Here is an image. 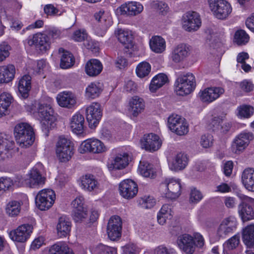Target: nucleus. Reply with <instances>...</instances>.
I'll use <instances>...</instances> for the list:
<instances>
[{
	"instance_id": "ea45409f",
	"label": "nucleus",
	"mask_w": 254,
	"mask_h": 254,
	"mask_svg": "<svg viewBox=\"0 0 254 254\" xmlns=\"http://www.w3.org/2000/svg\"><path fill=\"white\" fill-rule=\"evenodd\" d=\"M168 81V78L167 75L163 73H158L152 79L149 85V91L152 93H156L157 90Z\"/></svg>"
},
{
	"instance_id": "774afa93",
	"label": "nucleus",
	"mask_w": 254,
	"mask_h": 254,
	"mask_svg": "<svg viewBox=\"0 0 254 254\" xmlns=\"http://www.w3.org/2000/svg\"><path fill=\"white\" fill-rule=\"evenodd\" d=\"M11 46L6 42L0 44V63L4 61L10 55Z\"/></svg>"
},
{
	"instance_id": "423d86ee",
	"label": "nucleus",
	"mask_w": 254,
	"mask_h": 254,
	"mask_svg": "<svg viewBox=\"0 0 254 254\" xmlns=\"http://www.w3.org/2000/svg\"><path fill=\"white\" fill-rule=\"evenodd\" d=\"M182 184L181 179L175 177L165 178L159 186L161 193L165 197L175 199L182 192Z\"/></svg>"
},
{
	"instance_id": "b1692460",
	"label": "nucleus",
	"mask_w": 254,
	"mask_h": 254,
	"mask_svg": "<svg viewBox=\"0 0 254 254\" xmlns=\"http://www.w3.org/2000/svg\"><path fill=\"white\" fill-rule=\"evenodd\" d=\"M137 192V185L132 180H124L119 184L120 194L125 198H132L136 195Z\"/></svg>"
},
{
	"instance_id": "338daca9",
	"label": "nucleus",
	"mask_w": 254,
	"mask_h": 254,
	"mask_svg": "<svg viewBox=\"0 0 254 254\" xmlns=\"http://www.w3.org/2000/svg\"><path fill=\"white\" fill-rule=\"evenodd\" d=\"M250 40L247 33H235L233 42L238 46L246 45Z\"/></svg>"
},
{
	"instance_id": "e433bc0d",
	"label": "nucleus",
	"mask_w": 254,
	"mask_h": 254,
	"mask_svg": "<svg viewBox=\"0 0 254 254\" xmlns=\"http://www.w3.org/2000/svg\"><path fill=\"white\" fill-rule=\"evenodd\" d=\"M103 65L100 61L93 59L89 60L85 67L86 74L90 76H95L102 70Z\"/></svg>"
},
{
	"instance_id": "4d7b16f0",
	"label": "nucleus",
	"mask_w": 254,
	"mask_h": 254,
	"mask_svg": "<svg viewBox=\"0 0 254 254\" xmlns=\"http://www.w3.org/2000/svg\"><path fill=\"white\" fill-rule=\"evenodd\" d=\"M254 112L253 107L249 105H242L237 108L236 115L240 119H248L253 115Z\"/></svg>"
},
{
	"instance_id": "c03bdc74",
	"label": "nucleus",
	"mask_w": 254,
	"mask_h": 254,
	"mask_svg": "<svg viewBox=\"0 0 254 254\" xmlns=\"http://www.w3.org/2000/svg\"><path fill=\"white\" fill-rule=\"evenodd\" d=\"M71 223L65 216H62L59 219L57 226V230L58 236L61 237H65L70 232Z\"/></svg>"
},
{
	"instance_id": "9d476101",
	"label": "nucleus",
	"mask_w": 254,
	"mask_h": 254,
	"mask_svg": "<svg viewBox=\"0 0 254 254\" xmlns=\"http://www.w3.org/2000/svg\"><path fill=\"white\" fill-rule=\"evenodd\" d=\"M55 191L49 188L38 191L35 198L36 207L41 211H47L52 207L55 203Z\"/></svg>"
},
{
	"instance_id": "a878e982",
	"label": "nucleus",
	"mask_w": 254,
	"mask_h": 254,
	"mask_svg": "<svg viewBox=\"0 0 254 254\" xmlns=\"http://www.w3.org/2000/svg\"><path fill=\"white\" fill-rule=\"evenodd\" d=\"M69 127L71 131L77 135H83L85 132V120L83 115L76 112L70 118Z\"/></svg>"
},
{
	"instance_id": "2eb2a0df",
	"label": "nucleus",
	"mask_w": 254,
	"mask_h": 254,
	"mask_svg": "<svg viewBox=\"0 0 254 254\" xmlns=\"http://www.w3.org/2000/svg\"><path fill=\"white\" fill-rule=\"evenodd\" d=\"M102 115L103 109L98 102H93L86 107L85 115L90 128H94L99 125Z\"/></svg>"
},
{
	"instance_id": "c9c22d12",
	"label": "nucleus",
	"mask_w": 254,
	"mask_h": 254,
	"mask_svg": "<svg viewBox=\"0 0 254 254\" xmlns=\"http://www.w3.org/2000/svg\"><path fill=\"white\" fill-rule=\"evenodd\" d=\"M242 183L245 188L249 191L254 192V169H245L242 174Z\"/></svg>"
},
{
	"instance_id": "c756f323",
	"label": "nucleus",
	"mask_w": 254,
	"mask_h": 254,
	"mask_svg": "<svg viewBox=\"0 0 254 254\" xmlns=\"http://www.w3.org/2000/svg\"><path fill=\"white\" fill-rule=\"evenodd\" d=\"M77 182L81 189L85 190L97 191L98 189V182L92 175L87 174L79 178Z\"/></svg>"
},
{
	"instance_id": "bb28decb",
	"label": "nucleus",
	"mask_w": 254,
	"mask_h": 254,
	"mask_svg": "<svg viewBox=\"0 0 254 254\" xmlns=\"http://www.w3.org/2000/svg\"><path fill=\"white\" fill-rule=\"evenodd\" d=\"M122 228V222L118 216H113L109 220L107 233L111 240L115 241L120 237Z\"/></svg>"
},
{
	"instance_id": "6ab92c4d",
	"label": "nucleus",
	"mask_w": 254,
	"mask_h": 254,
	"mask_svg": "<svg viewBox=\"0 0 254 254\" xmlns=\"http://www.w3.org/2000/svg\"><path fill=\"white\" fill-rule=\"evenodd\" d=\"M224 91V89L221 87H206L200 90L197 97L203 103L209 104L218 99Z\"/></svg>"
},
{
	"instance_id": "37998d69",
	"label": "nucleus",
	"mask_w": 254,
	"mask_h": 254,
	"mask_svg": "<svg viewBox=\"0 0 254 254\" xmlns=\"http://www.w3.org/2000/svg\"><path fill=\"white\" fill-rule=\"evenodd\" d=\"M13 101L11 94L7 91H3L0 94V118L8 112V109Z\"/></svg>"
},
{
	"instance_id": "2f4dec72",
	"label": "nucleus",
	"mask_w": 254,
	"mask_h": 254,
	"mask_svg": "<svg viewBox=\"0 0 254 254\" xmlns=\"http://www.w3.org/2000/svg\"><path fill=\"white\" fill-rule=\"evenodd\" d=\"M224 118V116L214 117L209 125L210 128L214 131H219V133L221 134L226 133L229 131L231 125L229 123L223 124Z\"/></svg>"
},
{
	"instance_id": "79ce46f5",
	"label": "nucleus",
	"mask_w": 254,
	"mask_h": 254,
	"mask_svg": "<svg viewBox=\"0 0 254 254\" xmlns=\"http://www.w3.org/2000/svg\"><path fill=\"white\" fill-rule=\"evenodd\" d=\"M94 17L105 30H107L112 25L113 21L111 13L107 11L100 10L95 13Z\"/></svg>"
},
{
	"instance_id": "f03ea898",
	"label": "nucleus",
	"mask_w": 254,
	"mask_h": 254,
	"mask_svg": "<svg viewBox=\"0 0 254 254\" xmlns=\"http://www.w3.org/2000/svg\"><path fill=\"white\" fill-rule=\"evenodd\" d=\"M204 239L201 234L194 232L192 235L184 234L178 237L177 244L179 248L187 254H192L196 248H202Z\"/></svg>"
},
{
	"instance_id": "8fccbe9b",
	"label": "nucleus",
	"mask_w": 254,
	"mask_h": 254,
	"mask_svg": "<svg viewBox=\"0 0 254 254\" xmlns=\"http://www.w3.org/2000/svg\"><path fill=\"white\" fill-rule=\"evenodd\" d=\"M146 5L150 8L157 10L162 15H167L169 10L167 4L162 1L150 0Z\"/></svg>"
},
{
	"instance_id": "f8f14e48",
	"label": "nucleus",
	"mask_w": 254,
	"mask_h": 254,
	"mask_svg": "<svg viewBox=\"0 0 254 254\" xmlns=\"http://www.w3.org/2000/svg\"><path fill=\"white\" fill-rule=\"evenodd\" d=\"M33 231L31 224L25 223L21 224L16 228L7 231L9 238L14 242L24 243L30 237Z\"/></svg>"
},
{
	"instance_id": "69168bd1",
	"label": "nucleus",
	"mask_w": 254,
	"mask_h": 254,
	"mask_svg": "<svg viewBox=\"0 0 254 254\" xmlns=\"http://www.w3.org/2000/svg\"><path fill=\"white\" fill-rule=\"evenodd\" d=\"M189 130V124L184 118L172 132L178 135H184L188 133Z\"/></svg>"
},
{
	"instance_id": "5fc2aeb1",
	"label": "nucleus",
	"mask_w": 254,
	"mask_h": 254,
	"mask_svg": "<svg viewBox=\"0 0 254 254\" xmlns=\"http://www.w3.org/2000/svg\"><path fill=\"white\" fill-rule=\"evenodd\" d=\"M21 210V203L16 200L9 201L6 205L5 212L10 217L17 216Z\"/></svg>"
},
{
	"instance_id": "f3484780",
	"label": "nucleus",
	"mask_w": 254,
	"mask_h": 254,
	"mask_svg": "<svg viewBox=\"0 0 254 254\" xmlns=\"http://www.w3.org/2000/svg\"><path fill=\"white\" fill-rule=\"evenodd\" d=\"M183 28L188 32L197 31L201 25L199 14L194 11L185 13L181 19Z\"/></svg>"
},
{
	"instance_id": "5701e85b",
	"label": "nucleus",
	"mask_w": 254,
	"mask_h": 254,
	"mask_svg": "<svg viewBox=\"0 0 254 254\" xmlns=\"http://www.w3.org/2000/svg\"><path fill=\"white\" fill-rule=\"evenodd\" d=\"M56 99L59 106L66 109L72 108L77 103L76 96L71 91L60 92L57 94Z\"/></svg>"
},
{
	"instance_id": "c85d7f7f",
	"label": "nucleus",
	"mask_w": 254,
	"mask_h": 254,
	"mask_svg": "<svg viewBox=\"0 0 254 254\" xmlns=\"http://www.w3.org/2000/svg\"><path fill=\"white\" fill-rule=\"evenodd\" d=\"M19 96L22 99H26L29 96L31 89V77L25 74L18 78L17 81Z\"/></svg>"
},
{
	"instance_id": "f704fd0d",
	"label": "nucleus",
	"mask_w": 254,
	"mask_h": 254,
	"mask_svg": "<svg viewBox=\"0 0 254 254\" xmlns=\"http://www.w3.org/2000/svg\"><path fill=\"white\" fill-rule=\"evenodd\" d=\"M190 47L185 44H180L175 47L171 54V59L176 63L183 61L189 55Z\"/></svg>"
},
{
	"instance_id": "aec40b11",
	"label": "nucleus",
	"mask_w": 254,
	"mask_h": 254,
	"mask_svg": "<svg viewBox=\"0 0 254 254\" xmlns=\"http://www.w3.org/2000/svg\"><path fill=\"white\" fill-rule=\"evenodd\" d=\"M72 211V216L76 222L81 223L87 219V208L84 204V198L82 196H78L71 203Z\"/></svg>"
},
{
	"instance_id": "09e8293b",
	"label": "nucleus",
	"mask_w": 254,
	"mask_h": 254,
	"mask_svg": "<svg viewBox=\"0 0 254 254\" xmlns=\"http://www.w3.org/2000/svg\"><path fill=\"white\" fill-rule=\"evenodd\" d=\"M116 36L121 43L125 46V47L128 49L134 48L135 45L133 44V36L132 33H116Z\"/></svg>"
},
{
	"instance_id": "680f3d73",
	"label": "nucleus",
	"mask_w": 254,
	"mask_h": 254,
	"mask_svg": "<svg viewBox=\"0 0 254 254\" xmlns=\"http://www.w3.org/2000/svg\"><path fill=\"white\" fill-rule=\"evenodd\" d=\"M13 188L12 179L7 177L0 178V193L10 190Z\"/></svg>"
},
{
	"instance_id": "e2e57ef3",
	"label": "nucleus",
	"mask_w": 254,
	"mask_h": 254,
	"mask_svg": "<svg viewBox=\"0 0 254 254\" xmlns=\"http://www.w3.org/2000/svg\"><path fill=\"white\" fill-rule=\"evenodd\" d=\"M184 118L177 114H172L168 118V127L172 132Z\"/></svg>"
},
{
	"instance_id": "ddd939ff",
	"label": "nucleus",
	"mask_w": 254,
	"mask_h": 254,
	"mask_svg": "<svg viewBox=\"0 0 254 254\" xmlns=\"http://www.w3.org/2000/svg\"><path fill=\"white\" fill-rule=\"evenodd\" d=\"M242 202L238 207V212L243 221L254 219V198L243 194L238 195Z\"/></svg>"
},
{
	"instance_id": "1a4fd4ad",
	"label": "nucleus",
	"mask_w": 254,
	"mask_h": 254,
	"mask_svg": "<svg viewBox=\"0 0 254 254\" xmlns=\"http://www.w3.org/2000/svg\"><path fill=\"white\" fill-rule=\"evenodd\" d=\"M45 170L43 165L38 162L26 174L28 188H37L43 186L46 182Z\"/></svg>"
},
{
	"instance_id": "de8ad7c7",
	"label": "nucleus",
	"mask_w": 254,
	"mask_h": 254,
	"mask_svg": "<svg viewBox=\"0 0 254 254\" xmlns=\"http://www.w3.org/2000/svg\"><path fill=\"white\" fill-rule=\"evenodd\" d=\"M138 173L145 178H152L155 175V172L151 164L144 160H141L138 165Z\"/></svg>"
},
{
	"instance_id": "a211bd4d",
	"label": "nucleus",
	"mask_w": 254,
	"mask_h": 254,
	"mask_svg": "<svg viewBox=\"0 0 254 254\" xmlns=\"http://www.w3.org/2000/svg\"><path fill=\"white\" fill-rule=\"evenodd\" d=\"M15 143L12 137L7 134L0 133V158L4 160L11 158L15 152Z\"/></svg>"
},
{
	"instance_id": "a18cd8bd",
	"label": "nucleus",
	"mask_w": 254,
	"mask_h": 254,
	"mask_svg": "<svg viewBox=\"0 0 254 254\" xmlns=\"http://www.w3.org/2000/svg\"><path fill=\"white\" fill-rule=\"evenodd\" d=\"M173 217L172 207L169 204L163 205L157 213V221L160 225L165 224L167 220L171 219Z\"/></svg>"
},
{
	"instance_id": "4468645a",
	"label": "nucleus",
	"mask_w": 254,
	"mask_h": 254,
	"mask_svg": "<svg viewBox=\"0 0 254 254\" xmlns=\"http://www.w3.org/2000/svg\"><path fill=\"white\" fill-rule=\"evenodd\" d=\"M129 162L128 153L121 150L108 159L107 167L108 170L112 173L116 170L125 169L128 165Z\"/></svg>"
},
{
	"instance_id": "39448f33",
	"label": "nucleus",
	"mask_w": 254,
	"mask_h": 254,
	"mask_svg": "<svg viewBox=\"0 0 254 254\" xmlns=\"http://www.w3.org/2000/svg\"><path fill=\"white\" fill-rule=\"evenodd\" d=\"M238 222L236 218L229 216L224 218L220 222L216 232L210 234L211 243H214L221 239L225 238L228 234L232 233L236 230Z\"/></svg>"
},
{
	"instance_id": "393cba45",
	"label": "nucleus",
	"mask_w": 254,
	"mask_h": 254,
	"mask_svg": "<svg viewBox=\"0 0 254 254\" xmlns=\"http://www.w3.org/2000/svg\"><path fill=\"white\" fill-rule=\"evenodd\" d=\"M142 3L137 1H127L123 3L118 8L122 14L134 16L140 14L143 10Z\"/></svg>"
},
{
	"instance_id": "473e14b6",
	"label": "nucleus",
	"mask_w": 254,
	"mask_h": 254,
	"mask_svg": "<svg viewBox=\"0 0 254 254\" xmlns=\"http://www.w3.org/2000/svg\"><path fill=\"white\" fill-rule=\"evenodd\" d=\"M128 106L132 116L136 117L144 111L145 102L142 98L138 96H133L129 99Z\"/></svg>"
},
{
	"instance_id": "9b49d317",
	"label": "nucleus",
	"mask_w": 254,
	"mask_h": 254,
	"mask_svg": "<svg viewBox=\"0 0 254 254\" xmlns=\"http://www.w3.org/2000/svg\"><path fill=\"white\" fill-rule=\"evenodd\" d=\"M108 150V147L98 138L92 137L82 142L78 148L80 153H89L93 154H101Z\"/></svg>"
},
{
	"instance_id": "4c0bfd02",
	"label": "nucleus",
	"mask_w": 254,
	"mask_h": 254,
	"mask_svg": "<svg viewBox=\"0 0 254 254\" xmlns=\"http://www.w3.org/2000/svg\"><path fill=\"white\" fill-rule=\"evenodd\" d=\"M149 47L153 52L157 54H161L166 50L165 40L160 36H153L150 39Z\"/></svg>"
},
{
	"instance_id": "0eeeda50",
	"label": "nucleus",
	"mask_w": 254,
	"mask_h": 254,
	"mask_svg": "<svg viewBox=\"0 0 254 254\" xmlns=\"http://www.w3.org/2000/svg\"><path fill=\"white\" fill-rule=\"evenodd\" d=\"M175 91L180 96H186L192 92L196 87L194 75L188 72L179 76L175 82Z\"/></svg>"
},
{
	"instance_id": "cd10ccee",
	"label": "nucleus",
	"mask_w": 254,
	"mask_h": 254,
	"mask_svg": "<svg viewBox=\"0 0 254 254\" xmlns=\"http://www.w3.org/2000/svg\"><path fill=\"white\" fill-rule=\"evenodd\" d=\"M189 159L185 153L180 152L176 154L168 162L169 169L175 172L184 169L188 165Z\"/></svg>"
},
{
	"instance_id": "052dcab7",
	"label": "nucleus",
	"mask_w": 254,
	"mask_h": 254,
	"mask_svg": "<svg viewBox=\"0 0 254 254\" xmlns=\"http://www.w3.org/2000/svg\"><path fill=\"white\" fill-rule=\"evenodd\" d=\"M139 204L143 208L150 209L155 205L156 200L152 196L145 195L139 199Z\"/></svg>"
},
{
	"instance_id": "13d9d810",
	"label": "nucleus",
	"mask_w": 254,
	"mask_h": 254,
	"mask_svg": "<svg viewBox=\"0 0 254 254\" xmlns=\"http://www.w3.org/2000/svg\"><path fill=\"white\" fill-rule=\"evenodd\" d=\"M92 254H117V250L103 245H99L90 250Z\"/></svg>"
},
{
	"instance_id": "49530a36",
	"label": "nucleus",
	"mask_w": 254,
	"mask_h": 254,
	"mask_svg": "<svg viewBox=\"0 0 254 254\" xmlns=\"http://www.w3.org/2000/svg\"><path fill=\"white\" fill-rule=\"evenodd\" d=\"M242 239L248 247L254 245V224L248 225L242 230Z\"/></svg>"
},
{
	"instance_id": "603ef678",
	"label": "nucleus",
	"mask_w": 254,
	"mask_h": 254,
	"mask_svg": "<svg viewBox=\"0 0 254 254\" xmlns=\"http://www.w3.org/2000/svg\"><path fill=\"white\" fill-rule=\"evenodd\" d=\"M49 254H74L67 245L62 242L53 245L49 250Z\"/></svg>"
},
{
	"instance_id": "6e6d98bb",
	"label": "nucleus",
	"mask_w": 254,
	"mask_h": 254,
	"mask_svg": "<svg viewBox=\"0 0 254 254\" xmlns=\"http://www.w3.org/2000/svg\"><path fill=\"white\" fill-rule=\"evenodd\" d=\"M49 65L46 60L42 59L37 62L30 61L28 68H32L35 72L40 73L49 69Z\"/></svg>"
},
{
	"instance_id": "0e129e2a",
	"label": "nucleus",
	"mask_w": 254,
	"mask_h": 254,
	"mask_svg": "<svg viewBox=\"0 0 254 254\" xmlns=\"http://www.w3.org/2000/svg\"><path fill=\"white\" fill-rule=\"evenodd\" d=\"M122 254H139L141 248L136 244L129 243L122 247Z\"/></svg>"
},
{
	"instance_id": "f257e3e1",
	"label": "nucleus",
	"mask_w": 254,
	"mask_h": 254,
	"mask_svg": "<svg viewBox=\"0 0 254 254\" xmlns=\"http://www.w3.org/2000/svg\"><path fill=\"white\" fill-rule=\"evenodd\" d=\"M53 102V99L47 97L26 106L27 111L40 121L42 131L46 136L56 125V119L51 106Z\"/></svg>"
},
{
	"instance_id": "bf43d9fd",
	"label": "nucleus",
	"mask_w": 254,
	"mask_h": 254,
	"mask_svg": "<svg viewBox=\"0 0 254 254\" xmlns=\"http://www.w3.org/2000/svg\"><path fill=\"white\" fill-rule=\"evenodd\" d=\"M115 66L120 70H124L127 68L131 63L127 56L123 55H118V56L114 60Z\"/></svg>"
},
{
	"instance_id": "58836bf2",
	"label": "nucleus",
	"mask_w": 254,
	"mask_h": 254,
	"mask_svg": "<svg viewBox=\"0 0 254 254\" xmlns=\"http://www.w3.org/2000/svg\"><path fill=\"white\" fill-rule=\"evenodd\" d=\"M59 53L61 55L60 67L62 69H68L72 67L75 63L73 55L68 51H65L63 48L59 49Z\"/></svg>"
},
{
	"instance_id": "a19ab883",
	"label": "nucleus",
	"mask_w": 254,
	"mask_h": 254,
	"mask_svg": "<svg viewBox=\"0 0 254 254\" xmlns=\"http://www.w3.org/2000/svg\"><path fill=\"white\" fill-rule=\"evenodd\" d=\"M71 38L75 42H83V45L88 49L92 50L96 46V42L88 36L87 33H73Z\"/></svg>"
},
{
	"instance_id": "20e7f679",
	"label": "nucleus",
	"mask_w": 254,
	"mask_h": 254,
	"mask_svg": "<svg viewBox=\"0 0 254 254\" xmlns=\"http://www.w3.org/2000/svg\"><path fill=\"white\" fill-rule=\"evenodd\" d=\"M16 141L21 148L31 146L35 140V134L32 127L27 123L17 124L14 129Z\"/></svg>"
},
{
	"instance_id": "3c124183",
	"label": "nucleus",
	"mask_w": 254,
	"mask_h": 254,
	"mask_svg": "<svg viewBox=\"0 0 254 254\" xmlns=\"http://www.w3.org/2000/svg\"><path fill=\"white\" fill-rule=\"evenodd\" d=\"M151 70L150 64L146 61H143L137 65L135 68V73L139 78H144L148 76Z\"/></svg>"
},
{
	"instance_id": "72a5a7b5",
	"label": "nucleus",
	"mask_w": 254,
	"mask_h": 254,
	"mask_svg": "<svg viewBox=\"0 0 254 254\" xmlns=\"http://www.w3.org/2000/svg\"><path fill=\"white\" fill-rule=\"evenodd\" d=\"M15 73V67L13 64L0 66V84L7 83L13 80Z\"/></svg>"
},
{
	"instance_id": "4be33fe9",
	"label": "nucleus",
	"mask_w": 254,
	"mask_h": 254,
	"mask_svg": "<svg viewBox=\"0 0 254 254\" xmlns=\"http://www.w3.org/2000/svg\"><path fill=\"white\" fill-rule=\"evenodd\" d=\"M162 143V140L160 137L152 133L144 134L140 139L141 148L150 152L158 150L161 147Z\"/></svg>"
},
{
	"instance_id": "6e6552de",
	"label": "nucleus",
	"mask_w": 254,
	"mask_h": 254,
	"mask_svg": "<svg viewBox=\"0 0 254 254\" xmlns=\"http://www.w3.org/2000/svg\"><path fill=\"white\" fill-rule=\"evenodd\" d=\"M55 153L60 162H67L74 154V146L71 140L64 136H60L56 144Z\"/></svg>"
},
{
	"instance_id": "412c9836",
	"label": "nucleus",
	"mask_w": 254,
	"mask_h": 254,
	"mask_svg": "<svg viewBox=\"0 0 254 254\" xmlns=\"http://www.w3.org/2000/svg\"><path fill=\"white\" fill-rule=\"evenodd\" d=\"M254 138L253 134L248 130H244L235 136L231 144V150L235 153L243 151Z\"/></svg>"
},
{
	"instance_id": "7ed1b4c3",
	"label": "nucleus",
	"mask_w": 254,
	"mask_h": 254,
	"mask_svg": "<svg viewBox=\"0 0 254 254\" xmlns=\"http://www.w3.org/2000/svg\"><path fill=\"white\" fill-rule=\"evenodd\" d=\"M60 33H36L27 40L28 45L42 53L51 48V44L60 37Z\"/></svg>"
},
{
	"instance_id": "7c9ffc66",
	"label": "nucleus",
	"mask_w": 254,
	"mask_h": 254,
	"mask_svg": "<svg viewBox=\"0 0 254 254\" xmlns=\"http://www.w3.org/2000/svg\"><path fill=\"white\" fill-rule=\"evenodd\" d=\"M102 83L95 81L89 83L85 89V97L88 99H95L98 98L104 90Z\"/></svg>"
},
{
	"instance_id": "dca6fc26",
	"label": "nucleus",
	"mask_w": 254,
	"mask_h": 254,
	"mask_svg": "<svg viewBox=\"0 0 254 254\" xmlns=\"http://www.w3.org/2000/svg\"><path fill=\"white\" fill-rule=\"evenodd\" d=\"M209 6L213 14L218 19L226 18L231 12L229 3L224 0H208Z\"/></svg>"
},
{
	"instance_id": "864d4df0",
	"label": "nucleus",
	"mask_w": 254,
	"mask_h": 254,
	"mask_svg": "<svg viewBox=\"0 0 254 254\" xmlns=\"http://www.w3.org/2000/svg\"><path fill=\"white\" fill-rule=\"evenodd\" d=\"M240 243L239 235L232 237L223 244V254H230L231 251L236 249Z\"/></svg>"
}]
</instances>
